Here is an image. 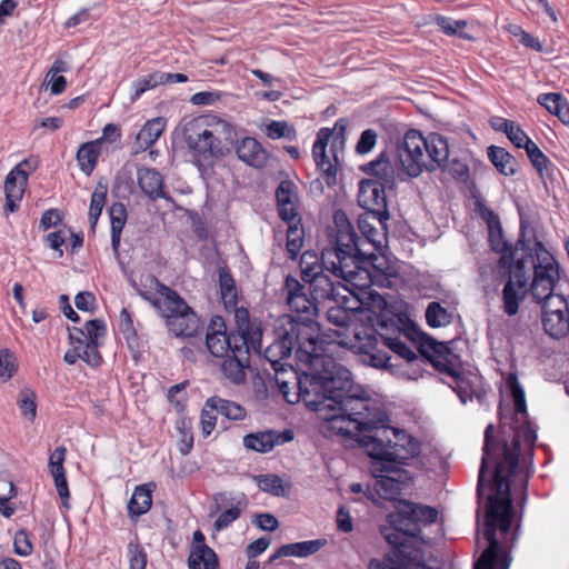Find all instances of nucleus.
<instances>
[{
  "label": "nucleus",
  "instance_id": "f257e3e1",
  "mask_svg": "<svg viewBox=\"0 0 569 569\" xmlns=\"http://www.w3.org/2000/svg\"><path fill=\"white\" fill-rule=\"evenodd\" d=\"M273 335L263 358L288 402L302 400L309 409L321 413L337 435H349L350 426L366 429L386 418V412L363 397L362 390L353 391L351 372L346 367L317 353L319 325L279 318Z\"/></svg>",
  "mask_w": 569,
  "mask_h": 569
},
{
  "label": "nucleus",
  "instance_id": "f03ea898",
  "mask_svg": "<svg viewBox=\"0 0 569 569\" xmlns=\"http://www.w3.org/2000/svg\"><path fill=\"white\" fill-rule=\"evenodd\" d=\"M507 388L515 403V412L507 421L501 417L500 438L492 436L493 426L485 430V446L478 476L477 496L481 499L486 489L490 491L485 505L483 537L489 542L473 569H509L511 558L496 537V530L507 533L513 517L510 497V477L516 473L520 446L532 447L537 435L528 420L525 390L516 373H509Z\"/></svg>",
  "mask_w": 569,
  "mask_h": 569
},
{
  "label": "nucleus",
  "instance_id": "7ed1b4c3",
  "mask_svg": "<svg viewBox=\"0 0 569 569\" xmlns=\"http://www.w3.org/2000/svg\"><path fill=\"white\" fill-rule=\"evenodd\" d=\"M327 320L337 327L335 341L360 355L365 365L389 369L391 350V303L370 287L349 291L332 300Z\"/></svg>",
  "mask_w": 569,
  "mask_h": 569
},
{
  "label": "nucleus",
  "instance_id": "20e7f679",
  "mask_svg": "<svg viewBox=\"0 0 569 569\" xmlns=\"http://www.w3.org/2000/svg\"><path fill=\"white\" fill-rule=\"evenodd\" d=\"M328 241L320 258L311 250L301 254L299 264L303 282L322 271L347 279L368 264L376 266L377 257L355 242V229L343 210L335 211L333 224L328 227Z\"/></svg>",
  "mask_w": 569,
  "mask_h": 569
},
{
  "label": "nucleus",
  "instance_id": "39448f33",
  "mask_svg": "<svg viewBox=\"0 0 569 569\" xmlns=\"http://www.w3.org/2000/svg\"><path fill=\"white\" fill-rule=\"evenodd\" d=\"M413 490L415 485L407 488L396 482L393 486V569L401 563L423 566L422 526L438 519L436 508L409 499Z\"/></svg>",
  "mask_w": 569,
  "mask_h": 569
},
{
  "label": "nucleus",
  "instance_id": "423d86ee",
  "mask_svg": "<svg viewBox=\"0 0 569 569\" xmlns=\"http://www.w3.org/2000/svg\"><path fill=\"white\" fill-rule=\"evenodd\" d=\"M491 249L500 253V268L508 271V280L502 290L503 311L508 316L517 315L520 302L528 293L531 270L537 264L538 248H545L540 241L519 239L515 246L503 237L501 224L489 228Z\"/></svg>",
  "mask_w": 569,
  "mask_h": 569
},
{
  "label": "nucleus",
  "instance_id": "0eeeda50",
  "mask_svg": "<svg viewBox=\"0 0 569 569\" xmlns=\"http://www.w3.org/2000/svg\"><path fill=\"white\" fill-rule=\"evenodd\" d=\"M177 132L190 150L192 162L201 173H206L216 160L229 153L237 141L234 127L216 116L182 119Z\"/></svg>",
  "mask_w": 569,
  "mask_h": 569
},
{
  "label": "nucleus",
  "instance_id": "6e6552de",
  "mask_svg": "<svg viewBox=\"0 0 569 569\" xmlns=\"http://www.w3.org/2000/svg\"><path fill=\"white\" fill-rule=\"evenodd\" d=\"M389 421L386 413L382 421H377L366 429H355L350 426L351 432L343 435L345 437H355L359 447L363 448L372 459L371 475L375 479L373 483L363 489L361 483L355 482L350 485V491L353 493L362 492L378 508H385L386 503L391 501V451L389 449L391 440L387 439L386 441L380 436L391 429Z\"/></svg>",
  "mask_w": 569,
  "mask_h": 569
},
{
  "label": "nucleus",
  "instance_id": "1a4fd4ad",
  "mask_svg": "<svg viewBox=\"0 0 569 569\" xmlns=\"http://www.w3.org/2000/svg\"><path fill=\"white\" fill-rule=\"evenodd\" d=\"M398 174L417 178L425 170L435 171L448 156V141L439 133L423 137L420 131L410 129L398 141Z\"/></svg>",
  "mask_w": 569,
  "mask_h": 569
},
{
  "label": "nucleus",
  "instance_id": "9d476101",
  "mask_svg": "<svg viewBox=\"0 0 569 569\" xmlns=\"http://www.w3.org/2000/svg\"><path fill=\"white\" fill-rule=\"evenodd\" d=\"M363 171L372 176L359 184L358 204L372 213L380 227L386 228L390 214L388 210L387 191L391 190V162L388 151L363 167Z\"/></svg>",
  "mask_w": 569,
  "mask_h": 569
},
{
  "label": "nucleus",
  "instance_id": "9b49d317",
  "mask_svg": "<svg viewBox=\"0 0 569 569\" xmlns=\"http://www.w3.org/2000/svg\"><path fill=\"white\" fill-rule=\"evenodd\" d=\"M537 264L531 270V282L527 284L536 302L542 307V316L569 311L566 299L553 295L559 280V266L553 256L546 248H538Z\"/></svg>",
  "mask_w": 569,
  "mask_h": 569
},
{
  "label": "nucleus",
  "instance_id": "f8f14e48",
  "mask_svg": "<svg viewBox=\"0 0 569 569\" xmlns=\"http://www.w3.org/2000/svg\"><path fill=\"white\" fill-rule=\"evenodd\" d=\"M393 300V328L403 335L408 340L413 342L426 359H428L440 371L451 377H457L458 371L451 367V358L453 353L445 342H439L421 331L417 323L410 317L397 307Z\"/></svg>",
  "mask_w": 569,
  "mask_h": 569
},
{
  "label": "nucleus",
  "instance_id": "ddd939ff",
  "mask_svg": "<svg viewBox=\"0 0 569 569\" xmlns=\"http://www.w3.org/2000/svg\"><path fill=\"white\" fill-rule=\"evenodd\" d=\"M422 440L406 429L393 427V482L416 485L422 469Z\"/></svg>",
  "mask_w": 569,
  "mask_h": 569
},
{
  "label": "nucleus",
  "instance_id": "4468645a",
  "mask_svg": "<svg viewBox=\"0 0 569 569\" xmlns=\"http://www.w3.org/2000/svg\"><path fill=\"white\" fill-rule=\"evenodd\" d=\"M371 220L372 213L366 211L363 214H360L358 218V228L362 233V237H358L355 232V242L358 247H361L365 251H368L377 257L375 260V264H368L366 268H361V270L369 272V268H373L378 271H381L386 274V279L388 281V286H390L389 277L391 276V266L389 263V259L386 254V250L388 249V230L387 227L381 229L383 232L377 230Z\"/></svg>",
  "mask_w": 569,
  "mask_h": 569
},
{
  "label": "nucleus",
  "instance_id": "2eb2a0df",
  "mask_svg": "<svg viewBox=\"0 0 569 569\" xmlns=\"http://www.w3.org/2000/svg\"><path fill=\"white\" fill-rule=\"evenodd\" d=\"M167 307L161 316L166 318L169 330L177 337H193L199 329V318L192 308L173 289H166Z\"/></svg>",
  "mask_w": 569,
  "mask_h": 569
},
{
  "label": "nucleus",
  "instance_id": "dca6fc26",
  "mask_svg": "<svg viewBox=\"0 0 569 569\" xmlns=\"http://www.w3.org/2000/svg\"><path fill=\"white\" fill-rule=\"evenodd\" d=\"M331 137L332 131L329 128H321L312 147V156L317 169L320 170L321 177L329 188L337 184L338 173V157L333 154L331 160L326 152Z\"/></svg>",
  "mask_w": 569,
  "mask_h": 569
},
{
  "label": "nucleus",
  "instance_id": "f3484780",
  "mask_svg": "<svg viewBox=\"0 0 569 569\" xmlns=\"http://www.w3.org/2000/svg\"><path fill=\"white\" fill-rule=\"evenodd\" d=\"M234 332H227L224 320L221 316H213L206 333V346L209 352L216 357L221 358L231 352L233 345H237Z\"/></svg>",
  "mask_w": 569,
  "mask_h": 569
},
{
  "label": "nucleus",
  "instance_id": "a211bd4d",
  "mask_svg": "<svg viewBox=\"0 0 569 569\" xmlns=\"http://www.w3.org/2000/svg\"><path fill=\"white\" fill-rule=\"evenodd\" d=\"M213 500L216 503V511H219L222 507L231 506L222 511L216 519L213 527L217 531L226 529L229 525L236 521L248 505L244 493L231 496L224 492H218L214 495Z\"/></svg>",
  "mask_w": 569,
  "mask_h": 569
},
{
  "label": "nucleus",
  "instance_id": "6ab92c4d",
  "mask_svg": "<svg viewBox=\"0 0 569 569\" xmlns=\"http://www.w3.org/2000/svg\"><path fill=\"white\" fill-rule=\"evenodd\" d=\"M306 283L309 284L310 296L318 303L332 301L350 291L340 280L333 281L325 271L313 276Z\"/></svg>",
  "mask_w": 569,
  "mask_h": 569
},
{
  "label": "nucleus",
  "instance_id": "aec40b11",
  "mask_svg": "<svg viewBox=\"0 0 569 569\" xmlns=\"http://www.w3.org/2000/svg\"><path fill=\"white\" fill-rule=\"evenodd\" d=\"M220 370L226 379L233 385L246 381V368L250 365V353L243 348L231 349V352L221 357Z\"/></svg>",
  "mask_w": 569,
  "mask_h": 569
},
{
  "label": "nucleus",
  "instance_id": "412c9836",
  "mask_svg": "<svg viewBox=\"0 0 569 569\" xmlns=\"http://www.w3.org/2000/svg\"><path fill=\"white\" fill-rule=\"evenodd\" d=\"M138 186L141 191L152 201L164 199L172 202V197L164 191L162 174L153 168H140L137 172Z\"/></svg>",
  "mask_w": 569,
  "mask_h": 569
},
{
  "label": "nucleus",
  "instance_id": "4be33fe9",
  "mask_svg": "<svg viewBox=\"0 0 569 569\" xmlns=\"http://www.w3.org/2000/svg\"><path fill=\"white\" fill-rule=\"evenodd\" d=\"M67 449L63 446L57 447L49 457V470L54 480V486L64 507H68L67 500L70 497L68 481L63 462Z\"/></svg>",
  "mask_w": 569,
  "mask_h": 569
},
{
  "label": "nucleus",
  "instance_id": "5701e85b",
  "mask_svg": "<svg viewBox=\"0 0 569 569\" xmlns=\"http://www.w3.org/2000/svg\"><path fill=\"white\" fill-rule=\"evenodd\" d=\"M236 151L241 161L254 168H262L268 161L267 151L251 137L243 138Z\"/></svg>",
  "mask_w": 569,
  "mask_h": 569
},
{
  "label": "nucleus",
  "instance_id": "b1692460",
  "mask_svg": "<svg viewBox=\"0 0 569 569\" xmlns=\"http://www.w3.org/2000/svg\"><path fill=\"white\" fill-rule=\"evenodd\" d=\"M152 483L136 487L129 502L128 515L130 518H138L147 513L152 506Z\"/></svg>",
  "mask_w": 569,
  "mask_h": 569
},
{
  "label": "nucleus",
  "instance_id": "393cba45",
  "mask_svg": "<svg viewBox=\"0 0 569 569\" xmlns=\"http://www.w3.org/2000/svg\"><path fill=\"white\" fill-rule=\"evenodd\" d=\"M28 181H23L14 171H10L4 181L6 193V210L16 212L19 209V203L23 197L24 189Z\"/></svg>",
  "mask_w": 569,
  "mask_h": 569
},
{
  "label": "nucleus",
  "instance_id": "a878e982",
  "mask_svg": "<svg viewBox=\"0 0 569 569\" xmlns=\"http://www.w3.org/2000/svg\"><path fill=\"white\" fill-rule=\"evenodd\" d=\"M164 127L166 121L161 117L148 120L137 133L136 144L138 149L136 152L150 148L162 134Z\"/></svg>",
  "mask_w": 569,
  "mask_h": 569
},
{
  "label": "nucleus",
  "instance_id": "bb28decb",
  "mask_svg": "<svg viewBox=\"0 0 569 569\" xmlns=\"http://www.w3.org/2000/svg\"><path fill=\"white\" fill-rule=\"evenodd\" d=\"M234 348L246 349L250 353V350L261 352L262 347V327L257 320H253L246 330H239L234 332Z\"/></svg>",
  "mask_w": 569,
  "mask_h": 569
},
{
  "label": "nucleus",
  "instance_id": "cd10ccee",
  "mask_svg": "<svg viewBox=\"0 0 569 569\" xmlns=\"http://www.w3.org/2000/svg\"><path fill=\"white\" fill-rule=\"evenodd\" d=\"M326 545L327 540L322 538L287 543L278 548V556L306 558L317 553Z\"/></svg>",
  "mask_w": 569,
  "mask_h": 569
},
{
  "label": "nucleus",
  "instance_id": "c85d7f7f",
  "mask_svg": "<svg viewBox=\"0 0 569 569\" xmlns=\"http://www.w3.org/2000/svg\"><path fill=\"white\" fill-rule=\"evenodd\" d=\"M488 158L495 168L503 176H513L517 172V161L506 149L490 146L487 150Z\"/></svg>",
  "mask_w": 569,
  "mask_h": 569
},
{
  "label": "nucleus",
  "instance_id": "c756f323",
  "mask_svg": "<svg viewBox=\"0 0 569 569\" xmlns=\"http://www.w3.org/2000/svg\"><path fill=\"white\" fill-rule=\"evenodd\" d=\"M189 569H219V559L212 548L206 543L194 547V552L188 558Z\"/></svg>",
  "mask_w": 569,
  "mask_h": 569
},
{
  "label": "nucleus",
  "instance_id": "7c9ffc66",
  "mask_svg": "<svg viewBox=\"0 0 569 569\" xmlns=\"http://www.w3.org/2000/svg\"><path fill=\"white\" fill-rule=\"evenodd\" d=\"M207 406L229 420H242L246 417V410L239 403L212 396L207 399Z\"/></svg>",
  "mask_w": 569,
  "mask_h": 569
},
{
  "label": "nucleus",
  "instance_id": "2f4dec72",
  "mask_svg": "<svg viewBox=\"0 0 569 569\" xmlns=\"http://www.w3.org/2000/svg\"><path fill=\"white\" fill-rule=\"evenodd\" d=\"M538 102L563 123H569V103L561 93H542L538 97Z\"/></svg>",
  "mask_w": 569,
  "mask_h": 569
},
{
  "label": "nucleus",
  "instance_id": "473e14b6",
  "mask_svg": "<svg viewBox=\"0 0 569 569\" xmlns=\"http://www.w3.org/2000/svg\"><path fill=\"white\" fill-rule=\"evenodd\" d=\"M274 439L277 438L273 435V430L248 433L243 437V446L248 450L267 453L277 446Z\"/></svg>",
  "mask_w": 569,
  "mask_h": 569
},
{
  "label": "nucleus",
  "instance_id": "72a5a7b5",
  "mask_svg": "<svg viewBox=\"0 0 569 569\" xmlns=\"http://www.w3.org/2000/svg\"><path fill=\"white\" fill-rule=\"evenodd\" d=\"M100 153L101 148L99 147V142L89 141L80 146L77 152V160L84 174L90 176L92 173Z\"/></svg>",
  "mask_w": 569,
  "mask_h": 569
},
{
  "label": "nucleus",
  "instance_id": "f704fd0d",
  "mask_svg": "<svg viewBox=\"0 0 569 569\" xmlns=\"http://www.w3.org/2000/svg\"><path fill=\"white\" fill-rule=\"evenodd\" d=\"M287 305L290 307V309L299 315H305V317H292V316H282L281 318H292L297 321H313L311 318L317 311V305L318 302L312 299V297H308V295H301L299 297H296L289 301H287ZM318 325V322L316 321Z\"/></svg>",
  "mask_w": 569,
  "mask_h": 569
},
{
  "label": "nucleus",
  "instance_id": "c9c22d12",
  "mask_svg": "<svg viewBox=\"0 0 569 569\" xmlns=\"http://www.w3.org/2000/svg\"><path fill=\"white\" fill-rule=\"evenodd\" d=\"M219 287L221 299L227 309H233L238 302L234 279L227 267L219 268Z\"/></svg>",
  "mask_w": 569,
  "mask_h": 569
},
{
  "label": "nucleus",
  "instance_id": "e433bc0d",
  "mask_svg": "<svg viewBox=\"0 0 569 569\" xmlns=\"http://www.w3.org/2000/svg\"><path fill=\"white\" fill-rule=\"evenodd\" d=\"M542 325L550 337L560 339L569 332V311L542 316Z\"/></svg>",
  "mask_w": 569,
  "mask_h": 569
},
{
  "label": "nucleus",
  "instance_id": "4c0bfd02",
  "mask_svg": "<svg viewBox=\"0 0 569 569\" xmlns=\"http://www.w3.org/2000/svg\"><path fill=\"white\" fill-rule=\"evenodd\" d=\"M305 242V228L299 218L297 222H292L288 226L287 230V243L286 249L288 257L291 260H296L303 247Z\"/></svg>",
  "mask_w": 569,
  "mask_h": 569
},
{
  "label": "nucleus",
  "instance_id": "58836bf2",
  "mask_svg": "<svg viewBox=\"0 0 569 569\" xmlns=\"http://www.w3.org/2000/svg\"><path fill=\"white\" fill-rule=\"evenodd\" d=\"M119 329L123 335L126 342L131 351H138L140 348L137 330L133 326V320L127 308L120 311Z\"/></svg>",
  "mask_w": 569,
  "mask_h": 569
},
{
  "label": "nucleus",
  "instance_id": "ea45409f",
  "mask_svg": "<svg viewBox=\"0 0 569 569\" xmlns=\"http://www.w3.org/2000/svg\"><path fill=\"white\" fill-rule=\"evenodd\" d=\"M254 480L258 487L274 497H284L287 495L286 486L282 479L274 473L256 476Z\"/></svg>",
  "mask_w": 569,
  "mask_h": 569
},
{
  "label": "nucleus",
  "instance_id": "a19ab883",
  "mask_svg": "<svg viewBox=\"0 0 569 569\" xmlns=\"http://www.w3.org/2000/svg\"><path fill=\"white\" fill-rule=\"evenodd\" d=\"M84 338L89 347L100 348L102 339L107 336L106 322L101 319H92L86 322Z\"/></svg>",
  "mask_w": 569,
  "mask_h": 569
},
{
  "label": "nucleus",
  "instance_id": "79ce46f5",
  "mask_svg": "<svg viewBox=\"0 0 569 569\" xmlns=\"http://www.w3.org/2000/svg\"><path fill=\"white\" fill-rule=\"evenodd\" d=\"M37 395L36 391L29 387H24L19 392L18 407L21 415L29 421H33L37 416Z\"/></svg>",
  "mask_w": 569,
  "mask_h": 569
},
{
  "label": "nucleus",
  "instance_id": "37998d69",
  "mask_svg": "<svg viewBox=\"0 0 569 569\" xmlns=\"http://www.w3.org/2000/svg\"><path fill=\"white\" fill-rule=\"evenodd\" d=\"M162 71H156L148 76L140 77L132 83L133 93L131 101L138 100L146 91L162 84Z\"/></svg>",
  "mask_w": 569,
  "mask_h": 569
},
{
  "label": "nucleus",
  "instance_id": "c03bdc74",
  "mask_svg": "<svg viewBox=\"0 0 569 569\" xmlns=\"http://www.w3.org/2000/svg\"><path fill=\"white\" fill-rule=\"evenodd\" d=\"M451 315L439 302H430L426 310L427 323L432 328L445 327L451 322Z\"/></svg>",
  "mask_w": 569,
  "mask_h": 569
},
{
  "label": "nucleus",
  "instance_id": "a18cd8bd",
  "mask_svg": "<svg viewBox=\"0 0 569 569\" xmlns=\"http://www.w3.org/2000/svg\"><path fill=\"white\" fill-rule=\"evenodd\" d=\"M445 172L451 174L456 180L466 182L469 179V168L461 160L453 158L449 159V154L442 161L441 166L438 167Z\"/></svg>",
  "mask_w": 569,
  "mask_h": 569
},
{
  "label": "nucleus",
  "instance_id": "49530a36",
  "mask_svg": "<svg viewBox=\"0 0 569 569\" xmlns=\"http://www.w3.org/2000/svg\"><path fill=\"white\" fill-rule=\"evenodd\" d=\"M152 280L157 283L158 292L162 296V298H158L156 295H153L149 291H143L140 288L136 287V289H137L138 295L142 299L149 301L151 303V306L154 307L161 315L163 312L164 308L168 306L166 302H167V297L169 296V293L164 289H170V288L163 283H160L156 278H152Z\"/></svg>",
  "mask_w": 569,
  "mask_h": 569
},
{
  "label": "nucleus",
  "instance_id": "de8ad7c7",
  "mask_svg": "<svg viewBox=\"0 0 569 569\" xmlns=\"http://www.w3.org/2000/svg\"><path fill=\"white\" fill-rule=\"evenodd\" d=\"M18 370L17 357L9 349L0 350V379L10 380Z\"/></svg>",
  "mask_w": 569,
  "mask_h": 569
},
{
  "label": "nucleus",
  "instance_id": "09e8293b",
  "mask_svg": "<svg viewBox=\"0 0 569 569\" xmlns=\"http://www.w3.org/2000/svg\"><path fill=\"white\" fill-rule=\"evenodd\" d=\"M436 23L448 36H459L463 39H470L467 33L462 32L467 26V21L465 20H452L448 17L438 16Z\"/></svg>",
  "mask_w": 569,
  "mask_h": 569
},
{
  "label": "nucleus",
  "instance_id": "8fccbe9b",
  "mask_svg": "<svg viewBox=\"0 0 569 569\" xmlns=\"http://www.w3.org/2000/svg\"><path fill=\"white\" fill-rule=\"evenodd\" d=\"M296 130L289 127L286 121H271L267 126V136L271 139L288 138L290 140L296 138Z\"/></svg>",
  "mask_w": 569,
  "mask_h": 569
},
{
  "label": "nucleus",
  "instance_id": "3c124183",
  "mask_svg": "<svg viewBox=\"0 0 569 569\" xmlns=\"http://www.w3.org/2000/svg\"><path fill=\"white\" fill-rule=\"evenodd\" d=\"M525 150L530 162L537 169L538 172L542 173L545 170H547L550 161L533 141L527 144Z\"/></svg>",
  "mask_w": 569,
  "mask_h": 569
},
{
  "label": "nucleus",
  "instance_id": "603ef678",
  "mask_svg": "<svg viewBox=\"0 0 569 569\" xmlns=\"http://www.w3.org/2000/svg\"><path fill=\"white\" fill-rule=\"evenodd\" d=\"M128 556L130 569H146L147 553L139 543L130 542L128 545Z\"/></svg>",
  "mask_w": 569,
  "mask_h": 569
},
{
  "label": "nucleus",
  "instance_id": "864d4df0",
  "mask_svg": "<svg viewBox=\"0 0 569 569\" xmlns=\"http://www.w3.org/2000/svg\"><path fill=\"white\" fill-rule=\"evenodd\" d=\"M14 552L21 557H27L32 553L33 546L26 530L16 532L13 540Z\"/></svg>",
  "mask_w": 569,
  "mask_h": 569
},
{
  "label": "nucleus",
  "instance_id": "5fc2aeb1",
  "mask_svg": "<svg viewBox=\"0 0 569 569\" xmlns=\"http://www.w3.org/2000/svg\"><path fill=\"white\" fill-rule=\"evenodd\" d=\"M296 186L289 180H283L279 183L276 190V198L278 206L292 204L295 197Z\"/></svg>",
  "mask_w": 569,
  "mask_h": 569
},
{
  "label": "nucleus",
  "instance_id": "6e6d98bb",
  "mask_svg": "<svg viewBox=\"0 0 569 569\" xmlns=\"http://www.w3.org/2000/svg\"><path fill=\"white\" fill-rule=\"evenodd\" d=\"M377 138L378 134L373 129H366L356 144V152L358 154L370 152L377 143Z\"/></svg>",
  "mask_w": 569,
  "mask_h": 569
},
{
  "label": "nucleus",
  "instance_id": "4d7b16f0",
  "mask_svg": "<svg viewBox=\"0 0 569 569\" xmlns=\"http://www.w3.org/2000/svg\"><path fill=\"white\" fill-rule=\"evenodd\" d=\"M80 359L92 368L99 367L103 361L99 348L89 347L87 342L80 350Z\"/></svg>",
  "mask_w": 569,
  "mask_h": 569
},
{
  "label": "nucleus",
  "instance_id": "13d9d810",
  "mask_svg": "<svg viewBox=\"0 0 569 569\" xmlns=\"http://www.w3.org/2000/svg\"><path fill=\"white\" fill-rule=\"evenodd\" d=\"M39 159L38 157H29L27 159H23L21 162H19L13 169L12 171H14V173L19 174L20 178L23 179V181H28V177L31 172H33L34 170H37V168L39 167Z\"/></svg>",
  "mask_w": 569,
  "mask_h": 569
},
{
  "label": "nucleus",
  "instance_id": "bf43d9fd",
  "mask_svg": "<svg viewBox=\"0 0 569 569\" xmlns=\"http://www.w3.org/2000/svg\"><path fill=\"white\" fill-rule=\"evenodd\" d=\"M252 523L261 530L269 532L276 531L279 528L278 519L269 512L257 513Z\"/></svg>",
  "mask_w": 569,
  "mask_h": 569
},
{
  "label": "nucleus",
  "instance_id": "052dcab7",
  "mask_svg": "<svg viewBox=\"0 0 569 569\" xmlns=\"http://www.w3.org/2000/svg\"><path fill=\"white\" fill-rule=\"evenodd\" d=\"M217 412L214 409L209 408L207 402L201 411V426L202 433L207 437L209 436L216 427L217 423Z\"/></svg>",
  "mask_w": 569,
  "mask_h": 569
},
{
  "label": "nucleus",
  "instance_id": "680f3d73",
  "mask_svg": "<svg viewBox=\"0 0 569 569\" xmlns=\"http://www.w3.org/2000/svg\"><path fill=\"white\" fill-rule=\"evenodd\" d=\"M111 221V247L117 257H119V248L121 233L127 219H110Z\"/></svg>",
  "mask_w": 569,
  "mask_h": 569
},
{
  "label": "nucleus",
  "instance_id": "e2e57ef3",
  "mask_svg": "<svg viewBox=\"0 0 569 569\" xmlns=\"http://www.w3.org/2000/svg\"><path fill=\"white\" fill-rule=\"evenodd\" d=\"M506 136L517 148L525 149L532 141L516 122Z\"/></svg>",
  "mask_w": 569,
  "mask_h": 569
},
{
  "label": "nucleus",
  "instance_id": "0e129e2a",
  "mask_svg": "<svg viewBox=\"0 0 569 569\" xmlns=\"http://www.w3.org/2000/svg\"><path fill=\"white\" fill-rule=\"evenodd\" d=\"M284 290L287 292V301L299 297L301 295H306V287L298 279L292 276H287L284 281Z\"/></svg>",
  "mask_w": 569,
  "mask_h": 569
},
{
  "label": "nucleus",
  "instance_id": "69168bd1",
  "mask_svg": "<svg viewBox=\"0 0 569 569\" xmlns=\"http://www.w3.org/2000/svg\"><path fill=\"white\" fill-rule=\"evenodd\" d=\"M221 93L217 91H201L194 93L190 98V102L194 106H211L219 101Z\"/></svg>",
  "mask_w": 569,
  "mask_h": 569
},
{
  "label": "nucleus",
  "instance_id": "338daca9",
  "mask_svg": "<svg viewBox=\"0 0 569 569\" xmlns=\"http://www.w3.org/2000/svg\"><path fill=\"white\" fill-rule=\"evenodd\" d=\"M121 138V130H120V127L118 124H114V123H108L104 126L103 130H102V136L94 140V142H99V147L102 149V144L108 141V142H117L119 141Z\"/></svg>",
  "mask_w": 569,
  "mask_h": 569
},
{
  "label": "nucleus",
  "instance_id": "774afa93",
  "mask_svg": "<svg viewBox=\"0 0 569 569\" xmlns=\"http://www.w3.org/2000/svg\"><path fill=\"white\" fill-rule=\"evenodd\" d=\"M96 297L92 292L82 291L74 298V305L80 311H92L94 309Z\"/></svg>",
  "mask_w": 569,
  "mask_h": 569
}]
</instances>
